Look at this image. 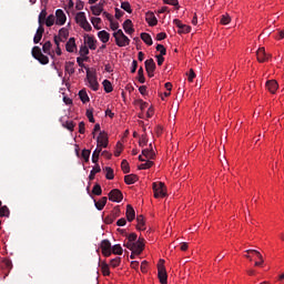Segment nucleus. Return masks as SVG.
<instances>
[{
    "label": "nucleus",
    "mask_w": 284,
    "mask_h": 284,
    "mask_svg": "<svg viewBox=\"0 0 284 284\" xmlns=\"http://www.w3.org/2000/svg\"><path fill=\"white\" fill-rule=\"evenodd\" d=\"M90 54V49H88L87 45H81L80 47V57H88Z\"/></svg>",
    "instance_id": "51"
},
{
    "label": "nucleus",
    "mask_w": 284,
    "mask_h": 284,
    "mask_svg": "<svg viewBox=\"0 0 284 284\" xmlns=\"http://www.w3.org/2000/svg\"><path fill=\"white\" fill-rule=\"evenodd\" d=\"M84 43H87L90 50H97V40L94 37L85 36Z\"/></svg>",
    "instance_id": "17"
},
{
    "label": "nucleus",
    "mask_w": 284,
    "mask_h": 284,
    "mask_svg": "<svg viewBox=\"0 0 284 284\" xmlns=\"http://www.w3.org/2000/svg\"><path fill=\"white\" fill-rule=\"evenodd\" d=\"M141 39L146 43V45H152L153 43L152 36H150V33H145V32L141 33Z\"/></svg>",
    "instance_id": "34"
},
{
    "label": "nucleus",
    "mask_w": 284,
    "mask_h": 284,
    "mask_svg": "<svg viewBox=\"0 0 284 284\" xmlns=\"http://www.w3.org/2000/svg\"><path fill=\"white\" fill-rule=\"evenodd\" d=\"M110 265L112 267H119V265H121V257H115V258L111 260Z\"/></svg>",
    "instance_id": "54"
},
{
    "label": "nucleus",
    "mask_w": 284,
    "mask_h": 284,
    "mask_svg": "<svg viewBox=\"0 0 284 284\" xmlns=\"http://www.w3.org/2000/svg\"><path fill=\"white\" fill-rule=\"evenodd\" d=\"M43 32H45V29L44 28H38L37 29V32L33 37V43H41V39H43Z\"/></svg>",
    "instance_id": "19"
},
{
    "label": "nucleus",
    "mask_w": 284,
    "mask_h": 284,
    "mask_svg": "<svg viewBox=\"0 0 284 284\" xmlns=\"http://www.w3.org/2000/svg\"><path fill=\"white\" fill-rule=\"evenodd\" d=\"M247 254H254L255 256H257V258L260 260V262H255V266L260 267V265H263L264 260H263V255L261 254V252L256 251V250H247L246 251Z\"/></svg>",
    "instance_id": "18"
},
{
    "label": "nucleus",
    "mask_w": 284,
    "mask_h": 284,
    "mask_svg": "<svg viewBox=\"0 0 284 284\" xmlns=\"http://www.w3.org/2000/svg\"><path fill=\"white\" fill-rule=\"evenodd\" d=\"M136 219V212L134 211V207L132 205L128 204L126 205V221L129 223H132V221Z\"/></svg>",
    "instance_id": "16"
},
{
    "label": "nucleus",
    "mask_w": 284,
    "mask_h": 284,
    "mask_svg": "<svg viewBox=\"0 0 284 284\" xmlns=\"http://www.w3.org/2000/svg\"><path fill=\"white\" fill-rule=\"evenodd\" d=\"M97 143H98V149L101 148H108V134L100 132L98 139H97Z\"/></svg>",
    "instance_id": "13"
},
{
    "label": "nucleus",
    "mask_w": 284,
    "mask_h": 284,
    "mask_svg": "<svg viewBox=\"0 0 284 284\" xmlns=\"http://www.w3.org/2000/svg\"><path fill=\"white\" fill-rule=\"evenodd\" d=\"M139 181V176L136 174H129L124 176V183L126 185H134Z\"/></svg>",
    "instance_id": "23"
},
{
    "label": "nucleus",
    "mask_w": 284,
    "mask_h": 284,
    "mask_svg": "<svg viewBox=\"0 0 284 284\" xmlns=\"http://www.w3.org/2000/svg\"><path fill=\"white\" fill-rule=\"evenodd\" d=\"M64 70H65V72H68V74H70V77H72V74H74V72H75L74 62H65Z\"/></svg>",
    "instance_id": "31"
},
{
    "label": "nucleus",
    "mask_w": 284,
    "mask_h": 284,
    "mask_svg": "<svg viewBox=\"0 0 284 284\" xmlns=\"http://www.w3.org/2000/svg\"><path fill=\"white\" fill-rule=\"evenodd\" d=\"M98 37L102 43H108V41H110V34L105 30L100 31Z\"/></svg>",
    "instance_id": "28"
},
{
    "label": "nucleus",
    "mask_w": 284,
    "mask_h": 284,
    "mask_svg": "<svg viewBox=\"0 0 284 284\" xmlns=\"http://www.w3.org/2000/svg\"><path fill=\"white\" fill-rule=\"evenodd\" d=\"M121 8L129 14H132V6L130 4V2H128V1L122 2Z\"/></svg>",
    "instance_id": "41"
},
{
    "label": "nucleus",
    "mask_w": 284,
    "mask_h": 284,
    "mask_svg": "<svg viewBox=\"0 0 284 284\" xmlns=\"http://www.w3.org/2000/svg\"><path fill=\"white\" fill-rule=\"evenodd\" d=\"M144 241H145L144 239H139L136 242L126 243L124 245H125V247H128V250L133 252V254H136V256H139V254H141L143 252V250L145 248Z\"/></svg>",
    "instance_id": "1"
},
{
    "label": "nucleus",
    "mask_w": 284,
    "mask_h": 284,
    "mask_svg": "<svg viewBox=\"0 0 284 284\" xmlns=\"http://www.w3.org/2000/svg\"><path fill=\"white\" fill-rule=\"evenodd\" d=\"M256 57H257V61L258 63H265V61H270V59H272V54H267L265 52V48H260L257 51H256Z\"/></svg>",
    "instance_id": "10"
},
{
    "label": "nucleus",
    "mask_w": 284,
    "mask_h": 284,
    "mask_svg": "<svg viewBox=\"0 0 284 284\" xmlns=\"http://www.w3.org/2000/svg\"><path fill=\"white\" fill-rule=\"evenodd\" d=\"M54 21H57V18L54 14H50L45 20L47 28H52V26H54Z\"/></svg>",
    "instance_id": "40"
},
{
    "label": "nucleus",
    "mask_w": 284,
    "mask_h": 284,
    "mask_svg": "<svg viewBox=\"0 0 284 284\" xmlns=\"http://www.w3.org/2000/svg\"><path fill=\"white\" fill-rule=\"evenodd\" d=\"M109 201L113 203H121L123 201V193L119 189H113L109 193Z\"/></svg>",
    "instance_id": "8"
},
{
    "label": "nucleus",
    "mask_w": 284,
    "mask_h": 284,
    "mask_svg": "<svg viewBox=\"0 0 284 284\" xmlns=\"http://www.w3.org/2000/svg\"><path fill=\"white\" fill-rule=\"evenodd\" d=\"M142 155L145 156V159H154V149H152V144H150V149L142 150Z\"/></svg>",
    "instance_id": "27"
},
{
    "label": "nucleus",
    "mask_w": 284,
    "mask_h": 284,
    "mask_svg": "<svg viewBox=\"0 0 284 284\" xmlns=\"http://www.w3.org/2000/svg\"><path fill=\"white\" fill-rule=\"evenodd\" d=\"M111 254H118L121 256V254H123V247H121V244L113 245L111 248Z\"/></svg>",
    "instance_id": "37"
},
{
    "label": "nucleus",
    "mask_w": 284,
    "mask_h": 284,
    "mask_svg": "<svg viewBox=\"0 0 284 284\" xmlns=\"http://www.w3.org/2000/svg\"><path fill=\"white\" fill-rule=\"evenodd\" d=\"M100 267H101V272H102L103 276H110V266L108 265V263L102 262L100 264Z\"/></svg>",
    "instance_id": "35"
},
{
    "label": "nucleus",
    "mask_w": 284,
    "mask_h": 284,
    "mask_svg": "<svg viewBox=\"0 0 284 284\" xmlns=\"http://www.w3.org/2000/svg\"><path fill=\"white\" fill-rule=\"evenodd\" d=\"M146 19V23H149V26L154 27L156 26V23H159V20H156V17L154 16L153 12H148L145 16Z\"/></svg>",
    "instance_id": "20"
},
{
    "label": "nucleus",
    "mask_w": 284,
    "mask_h": 284,
    "mask_svg": "<svg viewBox=\"0 0 284 284\" xmlns=\"http://www.w3.org/2000/svg\"><path fill=\"white\" fill-rule=\"evenodd\" d=\"M156 51L160 52L159 57H165V54H168V50L163 44H158Z\"/></svg>",
    "instance_id": "47"
},
{
    "label": "nucleus",
    "mask_w": 284,
    "mask_h": 284,
    "mask_svg": "<svg viewBox=\"0 0 284 284\" xmlns=\"http://www.w3.org/2000/svg\"><path fill=\"white\" fill-rule=\"evenodd\" d=\"M0 216H10V209H8L6 205L4 206H0Z\"/></svg>",
    "instance_id": "49"
},
{
    "label": "nucleus",
    "mask_w": 284,
    "mask_h": 284,
    "mask_svg": "<svg viewBox=\"0 0 284 284\" xmlns=\"http://www.w3.org/2000/svg\"><path fill=\"white\" fill-rule=\"evenodd\" d=\"M83 7H84V2L81 0H78L75 3V9L83 10Z\"/></svg>",
    "instance_id": "64"
},
{
    "label": "nucleus",
    "mask_w": 284,
    "mask_h": 284,
    "mask_svg": "<svg viewBox=\"0 0 284 284\" xmlns=\"http://www.w3.org/2000/svg\"><path fill=\"white\" fill-rule=\"evenodd\" d=\"M83 61H88V57H85V58L78 57V58H77V63H78V65H79L80 68H84V70H85V68H88V67H85V63H83Z\"/></svg>",
    "instance_id": "53"
},
{
    "label": "nucleus",
    "mask_w": 284,
    "mask_h": 284,
    "mask_svg": "<svg viewBox=\"0 0 284 284\" xmlns=\"http://www.w3.org/2000/svg\"><path fill=\"white\" fill-rule=\"evenodd\" d=\"M153 192L155 199H163L165 197V184L163 182H154L153 183Z\"/></svg>",
    "instance_id": "7"
},
{
    "label": "nucleus",
    "mask_w": 284,
    "mask_h": 284,
    "mask_svg": "<svg viewBox=\"0 0 284 284\" xmlns=\"http://www.w3.org/2000/svg\"><path fill=\"white\" fill-rule=\"evenodd\" d=\"M230 21H232V18H230V16L225 14L221 17L220 23H222V26H227L230 23Z\"/></svg>",
    "instance_id": "52"
},
{
    "label": "nucleus",
    "mask_w": 284,
    "mask_h": 284,
    "mask_svg": "<svg viewBox=\"0 0 284 284\" xmlns=\"http://www.w3.org/2000/svg\"><path fill=\"white\" fill-rule=\"evenodd\" d=\"M138 81L139 83H145V75L143 74V67L138 70Z\"/></svg>",
    "instance_id": "45"
},
{
    "label": "nucleus",
    "mask_w": 284,
    "mask_h": 284,
    "mask_svg": "<svg viewBox=\"0 0 284 284\" xmlns=\"http://www.w3.org/2000/svg\"><path fill=\"white\" fill-rule=\"evenodd\" d=\"M158 278L161 284H168V271H165V260L158 263Z\"/></svg>",
    "instance_id": "6"
},
{
    "label": "nucleus",
    "mask_w": 284,
    "mask_h": 284,
    "mask_svg": "<svg viewBox=\"0 0 284 284\" xmlns=\"http://www.w3.org/2000/svg\"><path fill=\"white\" fill-rule=\"evenodd\" d=\"M91 23L95 30H101V27H99V23H101V18H91Z\"/></svg>",
    "instance_id": "50"
},
{
    "label": "nucleus",
    "mask_w": 284,
    "mask_h": 284,
    "mask_svg": "<svg viewBox=\"0 0 284 284\" xmlns=\"http://www.w3.org/2000/svg\"><path fill=\"white\" fill-rule=\"evenodd\" d=\"M67 52H74L77 50V40L74 38H70L65 44Z\"/></svg>",
    "instance_id": "21"
},
{
    "label": "nucleus",
    "mask_w": 284,
    "mask_h": 284,
    "mask_svg": "<svg viewBox=\"0 0 284 284\" xmlns=\"http://www.w3.org/2000/svg\"><path fill=\"white\" fill-rule=\"evenodd\" d=\"M121 168L124 174H130V163H128V160L122 161Z\"/></svg>",
    "instance_id": "44"
},
{
    "label": "nucleus",
    "mask_w": 284,
    "mask_h": 284,
    "mask_svg": "<svg viewBox=\"0 0 284 284\" xmlns=\"http://www.w3.org/2000/svg\"><path fill=\"white\" fill-rule=\"evenodd\" d=\"M65 21H68V17H65V12H63V10L61 9H58L55 11V24L65 26Z\"/></svg>",
    "instance_id": "12"
},
{
    "label": "nucleus",
    "mask_w": 284,
    "mask_h": 284,
    "mask_svg": "<svg viewBox=\"0 0 284 284\" xmlns=\"http://www.w3.org/2000/svg\"><path fill=\"white\" fill-rule=\"evenodd\" d=\"M101 250L103 256H112V243H110L109 240H103L101 242Z\"/></svg>",
    "instance_id": "11"
},
{
    "label": "nucleus",
    "mask_w": 284,
    "mask_h": 284,
    "mask_svg": "<svg viewBox=\"0 0 284 284\" xmlns=\"http://www.w3.org/2000/svg\"><path fill=\"white\" fill-rule=\"evenodd\" d=\"M192 28L190 26L183 24L182 22H179V34H187Z\"/></svg>",
    "instance_id": "30"
},
{
    "label": "nucleus",
    "mask_w": 284,
    "mask_h": 284,
    "mask_svg": "<svg viewBox=\"0 0 284 284\" xmlns=\"http://www.w3.org/2000/svg\"><path fill=\"white\" fill-rule=\"evenodd\" d=\"M87 118L89 119L90 123H94V114L92 110H87Z\"/></svg>",
    "instance_id": "59"
},
{
    "label": "nucleus",
    "mask_w": 284,
    "mask_h": 284,
    "mask_svg": "<svg viewBox=\"0 0 284 284\" xmlns=\"http://www.w3.org/2000/svg\"><path fill=\"white\" fill-rule=\"evenodd\" d=\"M106 203H108L106 196L101 197L99 201L94 200V205H95L97 210H99V212H101V210H103V207H105Z\"/></svg>",
    "instance_id": "24"
},
{
    "label": "nucleus",
    "mask_w": 284,
    "mask_h": 284,
    "mask_svg": "<svg viewBox=\"0 0 284 284\" xmlns=\"http://www.w3.org/2000/svg\"><path fill=\"white\" fill-rule=\"evenodd\" d=\"M146 72H154L156 70V63L154 62V59H149L144 62Z\"/></svg>",
    "instance_id": "22"
},
{
    "label": "nucleus",
    "mask_w": 284,
    "mask_h": 284,
    "mask_svg": "<svg viewBox=\"0 0 284 284\" xmlns=\"http://www.w3.org/2000/svg\"><path fill=\"white\" fill-rule=\"evenodd\" d=\"M154 165V162L148 160L145 163L139 165V170H150Z\"/></svg>",
    "instance_id": "42"
},
{
    "label": "nucleus",
    "mask_w": 284,
    "mask_h": 284,
    "mask_svg": "<svg viewBox=\"0 0 284 284\" xmlns=\"http://www.w3.org/2000/svg\"><path fill=\"white\" fill-rule=\"evenodd\" d=\"M119 216H121V209L115 206L112 213L105 217L104 223H106V225H112V223H114Z\"/></svg>",
    "instance_id": "9"
},
{
    "label": "nucleus",
    "mask_w": 284,
    "mask_h": 284,
    "mask_svg": "<svg viewBox=\"0 0 284 284\" xmlns=\"http://www.w3.org/2000/svg\"><path fill=\"white\" fill-rule=\"evenodd\" d=\"M110 28L113 31L119 30V22H114V20H111L110 21Z\"/></svg>",
    "instance_id": "62"
},
{
    "label": "nucleus",
    "mask_w": 284,
    "mask_h": 284,
    "mask_svg": "<svg viewBox=\"0 0 284 284\" xmlns=\"http://www.w3.org/2000/svg\"><path fill=\"white\" fill-rule=\"evenodd\" d=\"M103 149H99L97 146V149L93 151V154H92V163H99V156L101 154Z\"/></svg>",
    "instance_id": "38"
},
{
    "label": "nucleus",
    "mask_w": 284,
    "mask_h": 284,
    "mask_svg": "<svg viewBox=\"0 0 284 284\" xmlns=\"http://www.w3.org/2000/svg\"><path fill=\"white\" fill-rule=\"evenodd\" d=\"M138 235L136 233H131L128 235V242L126 243H136Z\"/></svg>",
    "instance_id": "55"
},
{
    "label": "nucleus",
    "mask_w": 284,
    "mask_h": 284,
    "mask_svg": "<svg viewBox=\"0 0 284 284\" xmlns=\"http://www.w3.org/2000/svg\"><path fill=\"white\" fill-rule=\"evenodd\" d=\"M75 23H79L80 28L85 30V32H91L92 26L88 22V18L85 17V12L80 11L75 16Z\"/></svg>",
    "instance_id": "3"
},
{
    "label": "nucleus",
    "mask_w": 284,
    "mask_h": 284,
    "mask_svg": "<svg viewBox=\"0 0 284 284\" xmlns=\"http://www.w3.org/2000/svg\"><path fill=\"white\" fill-rule=\"evenodd\" d=\"M136 221V230L142 232L145 231V219L143 217V215H138Z\"/></svg>",
    "instance_id": "26"
},
{
    "label": "nucleus",
    "mask_w": 284,
    "mask_h": 284,
    "mask_svg": "<svg viewBox=\"0 0 284 284\" xmlns=\"http://www.w3.org/2000/svg\"><path fill=\"white\" fill-rule=\"evenodd\" d=\"M90 154H91L90 150H88V149L82 150L81 156L85 161V163H88L90 161Z\"/></svg>",
    "instance_id": "46"
},
{
    "label": "nucleus",
    "mask_w": 284,
    "mask_h": 284,
    "mask_svg": "<svg viewBox=\"0 0 284 284\" xmlns=\"http://www.w3.org/2000/svg\"><path fill=\"white\" fill-rule=\"evenodd\" d=\"M58 37H60L62 39H68V37H70V32L68 31V29L61 28L59 30V36Z\"/></svg>",
    "instance_id": "48"
},
{
    "label": "nucleus",
    "mask_w": 284,
    "mask_h": 284,
    "mask_svg": "<svg viewBox=\"0 0 284 284\" xmlns=\"http://www.w3.org/2000/svg\"><path fill=\"white\" fill-rule=\"evenodd\" d=\"M115 44L118 48H125L130 43V38L123 33V30L119 29L113 33Z\"/></svg>",
    "instance_id": "2"
},
{
    "label": "nucleus",
    "mask_w": 284,
    "mask_h": 284,
    "mask_svg": "<svg viewBox=\"0 0 284 284\" xmlns=\"http://www.w3.org/2000/svg\"><path fill=\"white\" fill-rule=\"evenodd\" d=\"M50 50H52V42L47 41V42L42 45V51L44 52V54H50Z\"/></svg>",
    "instance_id": "43"
},
{
    "label": "nucleus",
    "mask_w": 284,
    "mask_h": 284,
    "mask_svg": "<svg viewBox=\"0 0 284 284\" xmlns=\"http://www.w3.org/2000/svg\"><path fill=\"white\" fill-rule=\"evenodd\" d=\"M266 89L271 94H275L276 90H278V82L276 80H268L266 81Z\"/></svg>",
    "instance_id": "15"
},
{
    "label": "nucleus",
    "mask_w": 284,
    "mask_h": 284,
    "mask_svg": "<svg viewBox=\"0 0 284 284\" xmlns=\"http://www.w3.org/2000/svg\"><path fill=\"white\" fill-rule=\"evenodd\" d=\"M102 85H103L104 92H106V94H110V92H112V90H114V89L112 88V82H110V80H104V81L102 82Z\"/></svg>",
    "instance_id": "36"
},
{
    "label": "nucleus",
    "mask_w": 284,
    "mask_h": 284,
    "mask_svg": "<svg viewBox=\"0 0 284 284\" xmlns=\"http://www.w3.org/2000/svg\"><path fill=\"white\" fill-rule=\"evenodd\" d=\"M99 172H101V166H99V164H97L90 172L89 175V180L90 181H94V176H97V174H99Z\"/></svg>",
    "instance_id": "33"
},
{
    "label": "nucleus",
    "mask_w": 284,
    "mask_h": 284,
    "mask_svg": "<svg viewBox=\"0 0 284 284\" xmlns=\"http://www.w3.org/2000/svg\"><path fill=\"white\" fill-rule=\"evenodd\" d=\"M91 12H92V14H94V17L101 16V12H103V3L92 6Z\"/></svg>",
    "instance_id": "25"
},
{
    "label": "nucleus",
    "mask_w": 284,
    "mask_h": 284,
    "mask_svg": "<svg viewBox=\"0 0 284 284\" xmlns=\"http://www.w3.org/2000/svg\"><path fill=\"white\" fill-rule=\"evenodd\" d=\"M136 68H139V62L136 60L132 61L131 74L136 72Z\"/></svg>",
    "instance_id": "61"
},
{
    "label": "nucleus",
    "mask_w": 284,
    "mask_h": 284,
    "mask_svg": "<svg viewBox=\"0 0 284 284\" xmlns=\"http://www.w3.org/2000/svg\"><path fill=\"white\" fill-rule=\"evenodd\" d=\"M87 70V79L89 82V85L93 92H97L99 90V81L97 80V72L90 70V68H85Z\"/></svg>",
    "instance_id": "5"
},
{
    "label": "nucleus",
    "mask_w": 284,
    "mask_h": 284,
    "mask_svg": "<svg viewBox=\"0 0 284 284\" xmlns=\"http://www.w3.org/2000/svg\"><path fill=\"white\" fill-rule=\"evenodd\" d=\"M104 172H106L105 179H108V181H112L114 179V170L112 168L105 166Z\"/></svg>",
    "instance_id": "32"
},
{
    "label": "nucleus",
    "mask_w": 284,
    "mask_h": 284,
    "mask_svg": "<svg viewBox=\"0 0 284 284\" xmlns=\"http://www.w3.org/2000/svg\"><path fill=\"white\" fill-rule=\"evenodd\" d=\"M79 97H80V101H82V103H89L90 97H88V91H85V89H82L79 91Z\"/></svg>",
    "instance_id": "29"
},
{
    "label": "nucleus",
    "mask_w": 284,
    "mask_h": 284,
    "mask_svg": "<svg viewBox=\"0 0 284 284\" xmlns=\"http://www.w3.org/2000/svg\"><path fill=\"white\" fill-rule=\"evenodd\" d=\"M31 54H32L33 59H36L37 61H39V63H41V65H48V63H50V58H48V55H45V54H43V52H41L40 47H33Z\"/></svg>",
    "instance_id": "4"
},
{
    "label": "nucleus",
    "mask_w": 284,
    "mask_h": 284,
    "mask_svg": "<svg viewBox=\"0 0 284 284\" xmlns=\"http://www.w3.org/2000/svg\"><path fill=\"white\" fill-rule=\"evenodd\" d=\"M164 39H168V34L165 32H160L156 34V41H163Z\"/></svg>",
    "instance_id": "60"
},
{
    "label": "nucleus",
    "mask_w": 284,
    "mask_h": 284,
    "mask_svg": "<svg viewBox=\"0 0 284 284\" xmlns=\"http://www.w3.org/2000/svg\"><path fill=\"white\" fill-rule=\"evenodd\" d=\"M121 152H123V145L121 143H118L116 150L114 151V156H121Z\"/></svg>",
    "instance_id": "56"
},
{
    "label": "nucleus",
    "mask_w": 284,
    "mask_h": 284,
    "mask_svg": "<svg viewBox=\"0 0 284 284\" xmlns=\"http://www.w3.org/2000/svg\"><path fill=\"white\" fill-rule=\"evenodd\" d=\"M125 12L121 11V9L115 8V19H121Z\"/></svg>",
    "instance_id": "63"
},
{
    "label": "nucleus",
    "mask_w": 284,
    "mask_h": 284,
    "mask_svg": "<svg viewBox=\"0 0 284 284\" xmlns=\"http://www.w3.org/2000/svg\"><path fill=\"white\" fill-rule=\"evenodd\" d=\"M74 122L73 121H67L65 122V128L67 130H70V132H73L74 131Z\"/></svg>",
    "instance_id": "58"
},
{
    "label": "nucleus",
    "mask_w": 284,
    "mask_h": 284,
    "mask_svg": "<svg viewBox=\"0 0 284 284\" xmlns=\"http://www.w3.org/2000/svg\"><path fill=\"white\" fill-rule=\"evenodd\" d=\"M140 270L143 274H148V261L141 263Z\"/></svg>",
    "instance_id": "57"
},
{
    "label": "nucleus",
    "mask_w": 284,
    "mask_h": 284,
    "mask_svg": "<svg viewBox=\"0 0 284 284\" xmlns=\"http://www.w3.org/2000/svg\"><path fill=\"white\" fill-rule=\"evenodd\" d=\"M123 30L126 34H133L134 32V24L132 23V20L130 19H126L124 22H123Z\"/></svg>",
    "instance_id": "14"
},
{
    "label": "nucleus",
    "mask_w": 284,
    "mask_h": 284,
    "mask_svg": "<svg viewBox=\"0 0 284 284\" xmlns=\"http://www.w3.org/2000/svg\"><path fill=\"white\" fill-rule=\"evenodd\" d=\"M92 194L95 196H101L103 194V189H101V184H95L92 189Z\"/></svg>",
    "instance_id": "39"
}]
</instances>
